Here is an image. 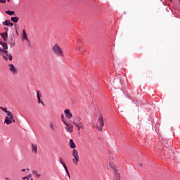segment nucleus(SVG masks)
<instances>
[{"label": "nucleus", "instance_id": "obj_1", "mask_svg": "<svg viewBox=\"0 0 180 180\" xmlns=\"http://www.w3.org/2000/svg\"><path fill=\"white\" fill-rule=\"evenodd\" d=\"M108 169L114 171V180H120V173H119V166L113 162H109L107 165Z\"/></svg>", "mask_w": 180, "mask_h": 180}, {"label": "nucleus", "instance_id": "obj_2", "mask_svg": "<svg viewBox=\"0 0 180 180\" xmlns=\"http://www.w3.org/2000/svg\"><path fill=\"white\" fill-rule=\"evenodd\" d=\"M52 52L56 57H64V51H63V49H61L57 44L52 47Z\"/></svg>", "mask_w": 180, "mask_h": 180}, {"label": "nucleus", "instance_id": "obj_3", "mask_svg": "<svg viewBox=\"0 0 180 180\" xmlns=\"http://www.w3.org/2000/svg\"><path fill=\"white\" fill-rule=\"evenodd\" d=\"M103 126H105V122H103V117L102 116V114H100L96 125V129H98L99 131H102Z\"/></svg>", "mask_w": 180, "mask_h": 180}, {"label": "nucleus", "instance_id": "obj_4", "mask_svg": "<svg viewBox=\"0 0 180 180\" xmlns=\"http://www.w3.org/2000/svg\"><path fill=\"white\" fill-rule=\"evenodd\" d=\"M0 52L3 57V59L5 61H8V60H9V61H12V58H13L12 54L8 53L6 50L1 49V48H0Z\"/></svg>", "mask_w": 180, "mask_h": 180}, {"label": "nucleus", "instance_id": "obj_5", "mask_svg": "<svg viewBox=\"0 0 180 180\" xmlns=\"http://www.w3.org/2000/svg\"><path fill=\"white\" fill-rule=\"evenodd\" d=\"M72 155L74 158L72 159V162L75 165H78V162H79V155H78V150H77V149H73L72 150Z\"/></svg>", "mask_w": 180, "mask_h": 180}, {"label": "nucleus", "instance_id": "obj_6", "mask_svg": "<svg viewBox=\"0 0 180 180\" xmlns=\"http://www.w3.org/2000/svg\"><path fill=\"white\" fill-rule=\"evenodd\" d=\"M13 119V115L12 114V112H11V111H8V112L7 113V116L5 118L4 123H6V124L7 125H9L12 123Z\"/></svg>", "mask_w": 180, "mask_h": 180}, {"label": "nucleus", "instance_id": "obj_7", "mask_svg": "<svg viewBox=\"0 0 180 180\" xmlns=\"http://www.w3.org/2000/svg\"><path fill=\"white\" fill-rule=\"evenodd\" d=\"M9 70L13 74V75H16L18 74V70H16V68H15V65L13 64L8 65Z\"/></svg>", "mask_w": 180, "mask_h": 180}, {"label": "nucleus", "instance_id": "obj_8", "mask_svg": "<svg viewBox=\"0 0 180 180\" xmlns=\"http://www.w3.org/2000/svg\"><path fill=\"white\" fill-rule=\"evenodd\" d=\"M64 113H65V117H67V119L72 118V113H71V111L70 110V109L65 110Z\"/></svg>", "mask_w": 180, "mask_h": 180}, {"label": "nucleus", "instance_id": "obj_9", "mask_svg": "<svg viewBox=\"0 0 180 180\" xmlns=\"http://www.w3.org/2000/svg\"><path fill=\"white\" fill-rule=\"evenodd\" d=\"M73 124L77 127V130H81V129H84V124L82 122L77 123L75 122H73Z\"/></svg>", "mask_w": 180, "mask_h": 180}, {"label": "nucleus", "instance_id": "obj_10", "mask_svg": "<svg viewBox=\"0 0 180 180\" xmlns=\"http://www.w3.org/2000/svg\"><path fill=\"white\" fill-rule=\"evenodd\" d=\"M49 128L51 129V131H57V125L54 124L53 122L49 124Z\"/></svg>", "mask_w": 180, "mask_h": 180}, {"label": "nucleus", "instance_id": "obj_11", "mask_svg": "<svg viewBox=\"0 0 180 180\" xmlns=\"http://www.w3.org/2000/svg\"><path fill=\"white\" fill-rule=\"evenodd\" d=\"M69 146L70 147V148H77V145H75V143L74 142V140L70 139V142H69Z\"/></svg>", "mask_w": 180, "mask_h": 180}, {"label": "nucleus", "instance_id": "obj_12", "mask_svg": "<svg viewBox=\"0 0 180 180\" xmlns=\"http://www.w3.org/2000/svg\"><path fill=\"white\" fill-rule=\"evenodd\" d=\"M22 40H26V41H29V39L27 38V34H26V31L25 30H22Z\"/></svg>", "mask_w": 180, "mask_h": 180}, {"label": "nucleus", "instance_id": "obj_13", "mask_svg": "<svg viewBox=\"0 0 180 180\" xmlns=\"http://www.w3.org/2000/svg\"><path fill=\"white\" fill-rule=\"evenodd\" d=\"M32 152L37 154V144H32Z\"/></svg>", "mask_w": 180, "mask_h": 180}, {"label": "nucleus", "instance_id": "obj_14", "mask_svg": "<svg viewBox=\"0 0 180 180\" xmlns=\"http://www.w3.org/2000/svg\"><path fill=\"white\" fill-rule=\"evenodd\" d=\"M3 25L4 26H13V23L11 22L9 20H6Z\"/></svg>", "mask_w": 180, "mask_h": 180}, {"label": "nucleus", "instance_id": "obj_15", "mask_svg": "<svg viewBox=\"0 0 180 180\" xmlns=\"http://www.w3.org/2000/svg\"><path fill=\"white\" fill-rule=\"evenodd\" d=\"M1 36L3 39V40H4V41H6V40H8V32L1 33Z\"/></svg>", "mask_w": 180, "mask_h": 180}, {"label": "nucleus", "instance_id": "obj_16", "mask_svg": "<svg viewBox=\"0 0 180 180\" xmlns=\"http://www.w3.org/2000/svg\"><path fill=\"white\" fill-rule=\"evenodd\" d=\"M32 174L35 175L36 178H37L38 179L41 176V174H39V172H37V170H33Z\"/></svg>", "mask_w": 180, "mask_h": 180}, {"label": "nucleus", "instance_id": "obj_17", "mask_svg": "<svg viewBox=\"0 0 180 180\" xmlns=\"http://www.w3.org/2000/svg\"><path fill=\"white\" fill-rule=\"evenodd\" d=\"M65 129H66V131H69V133H72V131H73V127H72V125H69L68 124V126H67Z\"/></svg>", "mask_w": 180, "mask_h": 180}, {"label": "nucleus", "instance_id": "obj_18", "mask_svg": "<svg viewBox=\"0 0 180 180\" xmlns=\"http://www.w3.org/2000/svg\"><path fill=\"white\" fill-rule=\"evenodd\" d=\"M1 46L3 47V50H8V44L6 42H0Z\"/></svg>", "mask_w": 180, "mask_h": 180}, {"label": "nucleus", "instance_id": "obj_19", "mask_svg": "<svg viewBox=\"0 0 180 180\" xmlns=\"http://www.w3.org/2000/svg\"><path fill=\"white\" fill-rule=\"evenodd\" d=\"M63 168L65 169V171L67 173V175L69 178V179L71 178V176H70V172H68V168L67 167V165L65 164L63 165Z\"/></svg>", "mask_w": 180, "mask_h": 180}, {"label": "nucleus", "instance_id": "obj_20", "mask_svg": "<svg viewBox=\"0 0 180 180\" xmlns=\"http://www.w3.org/2000/svg\"><path fill=\"white\" fill-rule=\"evenodd\" d=\"M6 13H7V15H9L10 16H15L16 15V14L15 13V11H6Z\"/></svg>", "mask_w": 180, "mask_h": 180}, {"label": "nucleus", "instance_id": "obj_21", "mask_svg": "<svg viewBox=\"0 0 180 180\" xmlns=\"http://www.w3.org/2000/svg\"><path fill=\"white\" fill-rule=\"evenodd\" d=\"M60 119H61L62 122H63L64 124H65V126L68 127V124L67 123V122H65L64 114H62L60 115Z\"/></svg>", "mask_w": 180, "mask_h": 180}, {"label": "nucleus", "instance_id": "obj_22", "mask_svg": "<svg viewBox=\"0 0 180 180\" xmlns=\"http://www.w3.org/2000/svg\"><path fill=\"white\" fill-rule=\"evenodd\" d=\"M11 20L15 23H18V22H19V17H12Z\"/></svg>", "mask_w": 180, "mask_h": 180}, {"label": "nucleus", "instance_id": "obj_23", "mask_svg": "<svg viewBox=\"0 0 180 180\" xmlns=\"http://www.w3.org/2000/svg\"><path fill=\"white\" fill-rule=\"evenodd\" d=\"M37 98H41V94H40V91H37Z\"/></svg>", "mask_w": 180, "mask_h": 180}, {"label": "nucleus", "instance_id": "obj_24", "mask_svg": "<svg viewBox=\"0 0 180 180\" xmlns=\"http://www.w3.org/2000/svg\"><path fill=\"white\" fill-rule=\"evenodd\" d=\"M0 109H1V110L5 112V113L8 114V112H9V111H8V108H4L1 107Z\"/></svg>", "mask_w": 180, "mask_h": 180}, {"label": "nucleus", "instance_id": "obj_25", "mask_svg": "<svg viewBox=\"0 0 180 180\" xmlns=\"http://www.w3.org/2000/svg\"><path fill=\"white\" fill-rule=\"evenodd\" d=\"M37 99H38V103H41V105L44 106V103L43 102V101H41V98H39Z\"/></svg>", "mask_w": 180, "mask_h": 180}, {"label": "nucleus", "instance_id": "obj_26", "mask_svg": "<svg viewBox=\"0 0 180 180\" xmlns=\"http://www.w3.org/2000/svg\"><path fill=\"white\" fill-rule=\"evenodd\" d=\"M59 160H60V164H62V165H65V163L64 162V159H63V158H60Z\"/></svg>", "mask_w": 180, "mask_h": 180}, {"label": "nucleus", "instance_id": "obj_27", "mask_svg": "<svg viewBox=\"0 0 180 180\" xmlns=\"http://www.w3.org/2000/svg\"><path fill=\"white\" fill-rule=\"evenodd\" d=\"M81 49H82L81 46H79L76 48V50H78V51H81Z\"/></svg>", "mask_w": 180, "mask_h": 180}, {"label": "nucleus", "instance_id": "obj_28", "mask_svg": "<svg viewBox=\"0 0 180 180\" xmlns=\"http://www.w3.org/2000/svg\"><path fill=\"white\" fill-rule=\"evenodd\" d=\"M1 4H6V0H0Z\"/></svg>", "mask_w": 180, "mask_h": 180}, {"label": "nucleus", "instance_id": "obj_29", "mask_svg": "<svg viewBox=\"0 0 180 180\" xmlns=\"http://www.w3.org/2000/svg\"><path fill=\"white\" fill-rule=\"evenodd\" d=\"M22 180H29V177L28 176H25L22 178Z\"/></svg>", "mask_w": 180, "mask_h": 180}, {"label": "nucleus", "instance_id": "obj_30", "mask_svg": "<svg viewBox=\"0 0 180 180\" xmlns=\"http://www.w3.org/2000/svg\"><path fill=\"white\" fill-rule=\"evenodd\" d=\"M11 120L12 121V123H15V122H16V121H15V120H13H13Z\"/></svg>", "mask_w": 180, "mask_h": 180}, {"label": "nucleus", "instance_id": "obj_31", "mask_svg": "<svg viewBox=\"0 0 180 180\" xmlns=\"http://www.w3.org/2000/svg\"><path fill=\"white\" fill-rule=\"evenodd\" d=\"M27 177H28L29 179H30V178H32V174H30Z\"/></svg>", "mask_w": 180, "mask_h": 180}, {"label": "nucleus", "instance_id": "obj_32", "mask_svg": "<svg viewBox=\"0 0 180 180\" xmlns=\"http://www.w3.org/2000/svg\"><path fill=\"white\" fill-rule=\"evenodd\" d=\"M21 171L22 172H25V171H26V169H22Z\"/></svg>", "mask_w": 180, "mask_h": 180}, {"label": "nucleus", "instance_id": "obj_33", "mask_svg": "<svg viewBox=\"0 0 180 180\" xmlns=\"http://www.w3.org/2000/svg\"><path fill=\"white\" fill-rule=\"evenodd\" d=\"M4 30L7 31V30H8V27H4Z\"/></svg>", "mask_w": 180, "mask_h": 180}, {"label": "nucleus", "instance_id": "obj_34", "mask_svg": "<svg viewBox=\"0 0 180 180\" xmlns=\"http://www.w3.org/2000/svg\"><path fill=\"white\" fill-rule=\"evenodd\" d=\"M11 41H13V37L11 38Z\"/></svg>", "mask_w": 180, "mask_h": 180}, {"label": "nucleus", "instance_id": "obj_35", "mask_svg": "<svg viewBox=\"0 0 180 180\" xmlns=\"http://www.w3.org/2000/svg\"><path fill=\"white\" fill-rule=\"evenodd\" d=\"M141 167H143V165L142 164H140Z\"/></svg>", "mask_w": 180, "mask_h": 180}, {"label": "nucleus", "instance_id": "obj_36", "mask_svg": "<svg viewBox=\"0 0 180 180\" xmlns=\"http://www.w3.org/2000/svg\"><path fill=\"white\" fill-rule=\"evenodd\" d=\"M27 171H29V168L27 169Z\"/></svg>", "mask_w": 180, "mask_h": 180}, {"label": "nucleus", "instance_id": "obj_37", "mask_svg": "<svg viewBox=\"0 0 180 180\" xmlns=\"http://www.w3.org/2000/svg\"><path fill=\"white\" fill-rule=\"evenodd\" d=\"M8 1V2H9V1H11V0H7Z\"/></svg>", "mask_w": 180, "mask_h": 180}, {"label": "nucleus", "instance_id": "obj_38", "mask_svg": "<svg viewBox=\"0 0 180 180\" xmlns=\"http://www.w3.org/2000/svg\"><path fill=\"white\" fill-rule=\"evenodd\" d=\"M31 180H33V179H31Z\"/></svg>", "mask_w": 180, "mask_h": 180}]
</instances>
